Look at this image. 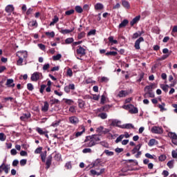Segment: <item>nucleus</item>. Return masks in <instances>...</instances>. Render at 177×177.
<instances>
[{
	"instance_id": "nucleus-1",
	"label": "nucleus",
	"mask_w": 177,
	"mask_h": 177,
	"mask_svg": "<svg viewBox=\"0 0 177 177\" xmlns=\"http://www.w3.org/2000/svg\"><path fill=\"white\" fill-rule=\"evenodd\" d=\"M84 142H85L84 145L86 147H93V146H96L95 141H93L91 136H86Z\"/></svg>"
},
{
	"instance_id": "nucleus-2",
	"label": "nucleus",
	"mask_w": 177,
	"mask_h": 177,
	"mask_svg": "<svg viewBox=\"0 0 177 177\" xmlns=\"http://www.w3.org/2000/svg\"><path fill=\"white\" fill-rule=\"evenodd\" d=\"M151 132L152 133H156L157 135H161L164 132V130L162 129V127H158V126H153L151 129Z\"/></svg>"
},
{
	"instance_id": "nucleus-3",
	"label": "nucleus",
	"mask_w": 177,
	"mask_h": 177,
	"mask_svg": "<svg viewBox=\"0 0 177 177\" xmlns=\"http://www.w3.org/2000/svg\"><path fill=\"white\" fill-rule=\"evenodd\" d=\"M9 169H10V167H9V165H6L4 163H2L0 166V174L4 171L5 174H9Z\"/></svg>"
},
{
	"instance_id": "nucleus-4",
	"label": "nucleus",
	"mask_w": 177,
	"mask_h": 177,
	"mask_svg": "<svg viewBox=\"0 0 177 177\" xmlns=\"http://www.w3.org/2000/svg\"><path fill=\"white\" fill-rule=\"evenodd\" d=\"M39 78H42V73L39 72H35L31 76L32 81H35V82L38 81Z\"/></svg>"
},
{
	"instance_id": "nucleus-5",
	"label": "nucleus",
	"mask_w": 177,
	"mask_h": 177,
	"mask_svg": "<svg viewBox=\"0 0 177 177\" xmlns=\"http://www.w3.org/2000/svg\"><path fill=\"white\" fill-rule=\"evenodd\" d=\"M16 55L18 57L23 59H27L28 56V53H27V51H18Z\"/></svg>"
},
{
	"instance_id": "nucleus-6",
	"label": "nucleus",
	"mask_w": 177,
	"mask_h": 177,
	"mask_svg": "<svg viewBox=\"0 0 177 177\" xmlns=\"http://www.w3.org/2000/svg\"><path fill=\"white\" fill-rule=\"evenodd\" d=\"M145 39L142 37H140L139 39H138L136 42L134 47L136 49L139 50L140 49V42H144Z\"/></svg>"
},
{
	"instance_id": "nucleus-7",
	"label": "nucleus",
	"mask_w": 177,
	"mask_h": 177,
	"mask_svg": "<svg viewBox=\"0 0 177 177\" xmlns=\"http://www.w3.org/2000/svg\"><path fill=\"white\" fill-rule=\"evenodd\" d=\"M19 118L21 121H24V122H26V121H27L28 118H31V113H22Z\"/></svg>"
},
{
	"instance_id": "nucleus-8",
	"label": "nucleus",
	"mask_w": 177,
	"mask_h": 177,
	"mask_svg": "<svg viewBox=\"0 0 177 177\" xmlns=\"http://www.w3.org/2000/svg\"><path fill=\"white\" fill-rule=\"evenodd\" d=\"M76 53H77V55H80V56H85V48H84L81 46H79L78 48L76 50Z\"/></svg>"
},
{
	"instance_id": "nucleus-9",
	"label": "nucleus",
	"mask_w": 177,
	"mask_h": 177,
	"mask_svg": "<svg viewBox=\"0 0 177 177\" xmlns=\"http://www.w3.org/2000/svg\"><path fill=\"white\" fill-rule=\"evenodd\" d=\"M120 128H122V129H135V127L131 123L124 124L122 125Z\"/></svg>"
},
{
	"instance_id": "nucleus-10",
	"label": "nucleus",
	"mask_w": 177,
	"mask_h": 177,
	"mask_svg": "<svg viewBox=\"0 0 177 177\" xmlns=\"http://www.w3.org/2000/svg\"><path fill=\"white\" fill-rule=\"evenodd\" d=\"M69 121H70L71 124H73V125H77V124H78V122H80L78 118H77L75 116L70 117Z\"/></svg>"
},
{
	"instance_id": "nucleus-11",
	"label": "nucleus",
	"mask_w": 177,
	"mask_h": 177,
	"mask_svg": "<svg viewBox=\"0 0 177 177\" xmlns=\"http://www.w3.org/2000/svg\"><path fill=\"white\" fill-rule=\"evenodd\" d=\"M140 20V15L136 16L134 17L131 21H130V25L132 26H135L138 21Z\"/></svg>"
},
{
	"instance_id": "nucleus-12",
	"label": "nucleus",
	"mask_w": 177,
	"mask_h": 177,
	"mask_svg": "<svg viewBox=\"0 0 177 177\" xmlns=\"http://www.w3.org/2000/svg\"><path fill=\"white\" fill-rule=\"evenodd\" d=\"M46 169H49V168L50 167V165H52V155H50L48 157L46 160Z\"/></svg>"
},
{
	"instance_id": "nucleus-13",
	"label": "nucleus",
	"mask_w": 177,
	"mask_h": 177,
	"mask_svg": "<svg viewBox=\"0 0 177 177\" xmlns=\"http://www.w3.org/2000/svg\"><path fill=\"white\" fill-rule=\"evenodd\" d=\"M129 95V93H128L127 91L122 90L119 92L118 94V97H125V96H128Z\"/></svg>"
},
{
	"instance_id": "nucleus-14",
	"label": "nucleus",
	"mask_w": 177,
	"mask_h": 177,
	"mask_svg": "<svg viewBox=\"0 0 177 177\" xmlns=\"http://www.w3.org/2000/svg\"><path fill=\"white\" fill-rule=\"evenodd\" d=\"M121 124V121L117 120H113L111 125L112 127H118L119 128H121L122 125H120Z\"/></svg>"
},
{
	"instance_id": "nucleus-15",
	"label": "nucleus",
	"mask_w": 177,
	"mask_h": 177,
	"mask_svg": "<svg viewBox=\"0 0 177 177\" xmlns=\"http://www.w3.org/2000/svg\"><path fill=\"white\" fill-rule=\"evenodd\" d=\"M13 79H8L7 80L6 85L10 88H15V83Z\"/></svg>"
},
{
	"instance_id": "nucleus-16",
	"label": "nucleus",
	"mask_w": 177,
	"mask_h": 177,
	"mask_svg": "<svg viewBox=\"0 0 177 177\" xmlns=\"http://www.w3.org/2000/svg\"><path fill=\"white\" fill-rule=\"evenodd\" d=\"M5 10L7 13H12V12L15 10V7H13V5H8L6 7Z\"/></svg>"
},
{
	"instance_id": "nucleus-17",
	"label": "nucleus",
	"mask_w": 177,
	"mask_h": 177,
	"mask_svg": "<svg viewBox=\"0 0 177 177\" xmlns=\"http://www.w3.org/2000/svg\"><path fill=\"white\" fill-rule=\"evenodd\" d=\"M90 136H91V138H93V140L94 141L95 145H97V143H99V142H100V137L99 136L92 135Z\"/></svg>"
},
{
	"instance_id": "nucleus-18",
	"label": "nucleus",
	"mask_w": 177,
	"mask_h": 177,
	"mask_svg": "<svg viewBox=\"0 0 177 177\" xmlns=\"http://www.w3.org/2000/svg\"><path fill=\"white\" fill-rule=\"evenodd\" d=\"M122 5L126 9H129V8H131V5L129 4V2L127 1V0H122Z\"/></svg>"
},
{
	"instance_id": "nucleus-19",
	"label": "nucleus",
	"mask_w": 177,
	"mask_h": 177,
	"mask_svg": "<svg viewBox=\"0 0 177 177\" xmlns=\"http://www.w3.org/2000/svg\"><path fill=\"white\" fill-rule=\"evenodd\" d=\"M129 23L128 19H124L120 24H119V28H123V27H127V25Z\"/></svg>"
},
{
	"instance_id": "nucleus-20",
	"label": "nucleus",
	"mask_w": 177,
	"mask_h": 177,
	"mask_svg": "<svg viewBox=\"0 0 177 177\" xmlns=\"http://www.w3.org/2000/svg\"><path fill=\"white\" fill-rule=\"evenodd\" d=\"M154 84H151L149 86H146L145 88V92H151V89L154 88Z\"/></svg>"
},
{
	"instance_id": "nucleus-21",
	"label": "nucleus",
	"mask_w": 177,
	"mask_h": 177,
	"mask_svg": "<svg viewBox=\"0 0 177 177\" xmlns=\"http://www.w3.org/2000/svg\"><path fill=\"white\" fill-rule=\"evenodd\" d=\"M49 110V103L48 102H44V105L41 108V111L46 113Z\"/></svg>"
},
{
	"instance_id": "nucleus-22",
	"label": "nucleus",
	"mask_w": 177,
	"mask_h": 177,
	"mask_svg": "<svg viewBox=\"0 0 177 177\" xmlns=\"http://www.w3.org/2000/svg\"><path fill=\"white\" fill-rule=\"evenodd\" d=\"M154 145H158V142L156 139L152 138L149 140L148 146H149V147H151L154 146Z\"/></svg>"
},
{
	"instance_id": "nucleus-23",
	"label": "nucleus",
	"mask_w": 177,
	"mask_h": 177,
	"mask_svg": "<svg viewBox=\"0 0 177 177\" xmlns=\"http://www.w3.org/2000/svg\"><path fill=\"white\" fill-rule=\"evenodd\" d=\"M109 41L111 44V45H117L118 44V41L114 39V37L110 36L109 38Z\"/></svg>"
},
{
	"instance_id": "nucleus-24",
	"label": "nucleus",
	"mask_w": 177,
	"mask_h": 177,
	"mask_svg": "<svg viewBox=\"0 0 177 177\" xmlns=\"http://www.w3.org/2000/svg\"><path fill=\"white\" fill-rule=\"evenodd\" d=\"M58 21H59V17L55 15V16H54V18L53 19V21L50 23V26H54Z\"/></svg>"
},
{
	"instance_id": "nucleus-25",
	"label": "nucleus",
	"mask_w": 177,
	"mask_h": 177,
	"mask_svg": "<svg viewBox=\"0 0 177 177\" xmlns=\"http://www.w3.org/2000/svg\"><path fill=\"white\" fill-rule=\"evenodd\" d=\"M104 8V6H103L100 3H97L95 5V10H102Z\"/></svg>"
},
{
	"instance_id": "nucleus-26",
	"label": "nucleus",
	"mask_w": 177,
	"mask_h": 177,
	"mask_svg": "<svg viewBox=\"0 0 177 177\" xmlns=\"http://www.w3.org/2000/svg\"><path fill=\"white\" fill-rule=\"evenodd\" d=\"M77 103L80 109H84V107H85V102L84 100L79 99Z\"/></svg>"
},
{
	"instance_id": "nucleus-27",
	"label": "nucleus",
	"mask_w": 177,
	"mask_h": 177,
	"mask_svg": "<svg viewBox=\"0 0 177 177\" xmlns=\"http://www.w3.org/2000/svg\"><path fill=\"white\" fill-rule=\"evenodd\" d=\"M142 34H143V32H136L132 36V39H136V38H139V37H141L142 36Z\"/></svg>"
},
{
	"instance_id": "nucleus-28",
	"label": "nucleus",
	"mask_w": 177,
	"mask_h": 177,
	"mask_svg": "<svg viewBox=\"0 0 177 177\" xmlns=\"http://www.w3.org/2000/svg\"><path fill=\"white\" fill-rule=\"evenodd\" d=\"M167 135H168L169 138H170V139H171V140H174L177 137L176 133H175L174 132H169Z\"/></svg>"
},
{
	"instance_id": "nucleus-29",
	"label": "nucleus",
	"mask_w": 177,
	"mask_h": 177,
	"mask_svg": "<svg viewBox=\"0 0 177 177\" xmlns=\"http://www.w3.org/2000/svg\"><path fill=\"white\" fill-rule=\"evenodd\" d=\"M104 153L108 157H111V156H114V153L113 151H110L109 149H105Z\"/></svg>"
},
{
	"instance_id": "nucleus-30",
	"label": "nucleus",
	"mask_w": 177,
	"mask_h": 177,
	"mask_svg": "<svg viewBox=\"0 0 177 177\" xmlns=\"http://www.w3.org/2000/svg\"><path fill=\"white\" fill-rule=\"evenodd\" d=\"M103 129H104V127H103V126L97 127L96 129L97 133H99L100 135H103Z\"/></svg>"
},
{
	"instance_id": "nucleus-31",
	"label": "nucleus",
	"mask_w": 177,
	"mask_h": 177,
	"mask_svg": "<svg viewBox=\"0 0 177 177\" xmlns=\"http://www.w3.org/2000/svg\"><path fill=\"white\" fill-rule=\"evenodd\" d=\"M160 88L161 89H162V91H164V92H168V88H169V86H168V84H160Z\"/></svg>"
},
{
	"instance_id": "nucleus-32",
	"label": "nucleus",
	"mask_w": 177,
	"mask_h": 177,
	"mask_svg": "<svg viewBox=\"0 0 177 177\" xmlns=\"http://www.w3.org/2000/svg\"><path fill=\"white\" fill-rule=\"evenodd\" d=\"M158 107L160 108V111H167V109H165V103H162V104L158 105Z\"/></svg>"
},
{
	"instance_id": "nucleus-33",
	"label": "nucleus",
	"mask_w": 177,
	"mask_h": 177,
	"mask_svg": "<svg viewBox=\"0 0 177 177\" xmlns=\"http://www.w3.org/2000/svg\"><path fill=\"white\" fill-rule=\"evenodd\" d=\"M29 26H30V27H38V23L37 20L31 21L29 22Z\"/></svg>"
},
{
	"instance_id": "nucleus-34",
	"label": "nucleus",
	"mask_w": 177,
	"mask_h": 177,
	"mask_svg": "<svg viewBox=\"0 0 177 177\" xmlns=\"http://www.w3.org/2000/svg\"><path fill=\"white\" fill-rule=\"evenodd\" d=\"M73 30H68V29H62L60 32L62 34H70V32H73Z\"/></svg>"
},
{
	"instance_id": "nucleus-35",
	"label": "nucleus",
	"mask_w": 177,
	"mask_h": 177,
	"mask_svg": "<svg viewBox=\"0 0 177 177\" xmlns=\"http://www.w3.org/2000/svg\"><path fill=\"white\" fill-rule=\"evenodd\" d=\"M98 117H100V118H101L102 120H106V118H107V113H101L98 114Z\"/></svg>"
},
{
	"instance_id": "nucleus-36",
	"label": "nucleus",
	"mask_w": 177,
	"mask_h": 177,
	"mask_svg": "<svg viewBox=\"0 0 177 177\" xmlns=\"http://www.w3.org/2000/svg\"><path fill=\"white\" fill-rule=\"evenodd\" d=\"M75 11L77 12V13H82V12H84V10L82 9V6H77L75 8Z\"/></svg>"
},
{
	"instance_id": "nucleus-37",
	"label": "nucleus",
	"mask_w": 177,
	"mask_h": 177,
	"mask_svg": "<svg viewBox=\"0 0 177 177\" xmlns=\"http://www.w3.org/2000/svg\"><path fill=\"white\" fill-rule=\"evenodd\" d=\"M86 33L85 32H81L77 35V39H82V38H85Z\"/></svg>"
},
{
	"instance_id": "nucleus-38",
	"label": "nucleus",
	"mask_w": 177,
	"mask_h": 177,
	"mask_svg": "<svg viewBox=\"0 0 177 177\" xmlns=\"http://www.w3.org/2000/svg\"><path fill=\"white\" fill-rule=\"evenodd\" d=\"M36 131L40 135H44L46 131H44V129H41L40 127H37Z\"/></svg>"
},
{
	"instance_id": "nucleus-39",
	"label": "nucleus",
	"mask_w": 177,
	"mask_h": 177,
	"mask_svg": "<svg viewBox=\"0 0 177 177\" xmlns=\"http://www.w3.org/2000/svg\"><path fill=\"white\" fill-rule=\"evenodd\" d=\"M73 42H74V38H73V37L67 38L65 40V43L66 44H73Z\"/></svg>"
},
{
	"instance_id": "nucleus-40",
	"label": "nucleus",
	"mask_w": 177,
	"mask_h": 177,
	"mask_svg": "<svg viewBox=\"0 0 177 177\" xmlns=\"http://www.w3.org/2000/svg\"><path fill=\"white\" fill-rule=\"evenodd\" d=\"M1 142H5L6 140V136L3 133H0Z\"/></svg>"
},
{
	"instance_id": "nucleus-41",
	"label": "nucleus",
	"mask_w": 177,
	"mask_h": 177,
	"mask_svg": "<svg viewBox=\"0 0 177 177\" xmlns=\"http://www.w3.org/2000/svg\"><path fill=\"white\" fill-rule=\"evenodd\" d=\"M174 162H175V161L174 160H170L167 162V167H169V168L172 169V168H174Z\"/></svg>"
},
{
	"instance_id": "nucleus-42",
	"label": "nucleus",
	"mask_w": 177,
	"mask_h": 177,
	"mask_svg": "<svg viewBox=\"0 0 177 177\" xmlns=\"http://www.w3.org/2000/svg\"><path fill=\"white\" fill-rule=\"evenodd\" d=\"M106 56H117L118 53L115 51H111L106 53Z\"/></svg>"
},
{
	"instance_id": "nucleus-43",
	"label": "nucleus",
	"mask_w": 177,
	"mask_h": 177,
	"mask_svg": "<svg viewBox=\"0 0 177 177\" xmlns=\"http://www.w3.org/2000/svg\"><path fill=\"white\" fill-rule=\"evenodd\" d=\"M159 161H165L167 160V156L162 154L158 157Z\"/></svg>"
},
{
	"instance_id": "nucleus-44",
	"label": "nucleus",
	"mask_w": 177,
	"mask_h": 177,
	"mask_svg": "<svg viewBox=\"0 0 177 177\" xmlns=\"http://www.w3.org/2000/svg\"><path fill=\"white\" fill-rule=\"evenodd\" d=\"M124 139V135H120L119 137H118L115 140V143H120L122 140Z\"/></svg>"
},
{
	"instance_id": "nucleus-45",
	"label": "nucleus",
	"mask_w": 177,
	"mask_h": 177,
	"mask_svg": "<svg viewBox=\"0 0 177 177\" xmlns=\"http://www.w3.org/2000/svg\"><path fill=\"white\" fill-rule=\"evenodd\" d=\"M62 59V55L61 54H57V55H54L53 57V59L56 61V60H60Z\"/></svg>"
},
{
	"instance_id": "nucleus-46",
	"label": "nucleus",
	"mask_w": 177,
	"mask_h": 177,
	"mask_svg": "<svg viewBox=\"0 0 177 177\" xmlns=\"http://www.w3.org/2000/svg\"><path fill=\"white\" fill-rule=\"evenodd\" d=\"M45 34L47 37H50L51 38L55 37V32H46Z\"/></svg>"
},
{
	"instance_id": "nucleus-47",
	"label": "nucleus",
	"mask_w": 177,
	"mask_h": 177,
	"mask_svg": "<svg viewBox=\"0 0 177 177\" xmlns=\"http://www.w3.org/2000/svg\"><path fill=\"white\" fill-rule=\"evenodd\" d=\"M100 144L101 145V146H103L104 147H106V149H109V143H107L105 141L100 142Z\"/></svg>"
},
{
	"instance_id": "nucleus-48",
	"label": "nucleus",
	"mask_w": 177,
	"mask_h": 177,
	"mask_svg": "<svg viewBox=\"0 0 177 177\" xmlns=\"http://www.w3.org/2000/svg\"><path fill=\"white\" fill-rule=\"evenodd\" d=\"M82 153L86 154V153H92V149L91 148H85L82 150Z\"/></svg>"
},
{
	"instance_id": "nucleus-49",
	"label": "nucleus",
	"mask_w": 177,
	"mask_h": 177,
	"mask_svg": "<svg viewBox=\"0 0 177 177\" xmlns=\"http://www.w3.org/2000/svg\"><path fill=\"white\" fill-rule=\"evenodd\" d=\"M27 88L28 91H33L34 90V86L31 83H28L27 84Z\"/></svg>"
},
{
	"instance_id": "nucleus-50",
	"label": "nucleus",
	"mask_w": 177,
	"mask_h": 177,
	"mask_svg": "<svg viewBox=\"0 0 177 177\" xmlns=\"http://www.w3.org/2000/svg\"><path fill=\"white\" fill-rule=\"evenodd\" d=\"M130 113H131L132 114H138V108H133L130 110Z\"/></svg>"
},
{
	"instance_id": "nucleus-51",
	"label": "nucleus",
	"mask_w": 177,
	"mask_h": 177,
	"mask_svg": "<svg viewBox=\"0 0 177 177\" xmlns=\"http://www.w3.org/2000/svg\"><path fill=\"white\" fill-rule=\"evenodd\" d=\"M85 132V129H83L82 131L77 132L75 135L76 136V138H79V136H81L82 133Z\"/></svg>"
},
{
	"instance_id": "nucleus-52",
	"label": "nucleus",
	"mask_w": 177,
	"mask_h": 177,
	"mask_svg": "<svg viewBox=\"0 0 177 177\" xmlns=\"http://www.w3.org/2000/svg\"><path fill=\"white\" fill-rule=\"evenodd\" d=\"M26 164H27V159H22L20 160V165L21 167H24V165H26Z\"/></svg>"
},
{
	"instance_id": "nucleus-53",
	"label": "nucleus",
	"mask_w": 177,
	"mask_h": 177,
	"mask_svg": "<svg viewBox=\"0 0 177 177\" xmlns=\"http://www.w3.org/2000/svg\"><path fill=\"white\" fill-rule=\"evenodd\" d=\"M95 34H96V30L93 29V30H90V31L88 32L87 35H88V37H90V35H95Z\"/></svg>"
},
{
	"instance_id": "nucleus-54",
	"label": "nucleus",
	"mask_w": 177,
	"mask_h": 177,
	"mask_svg": "<svg viewBox=\"0 0 177 177\" xmlns=\"http://www.w3.org/2000/svg\"><path fill=\"white\" fill-rule=\"evenodd\" d=\"M59 124H60L59 121H55L52 123L51 127H54V128H56V127H59Z\"/></svg>"
},
{
	"instance_id": "nucleus-55",
	"label": "nucleus",
	"mask_w": 177,
	"mask_h": 177,
	"mask_svg": "<svg viewBox=\"0 0 177 177\" xmlns=\"http://www.w3.org/2000/svg\"><path fill=\"white\" fill-rule=\"evenodd\" d=\"M66 74L67 75H68V77H73V71L71 70V68H68L67 70Z\"/></svg>"
},
{
	"instance_id": "nucleus-56",
	"label": "nucleus",
	"mask_w": 177,
	"mask_h": 177,
	"mask_svg": "<svg viewBox=\"0 0 177 177\" xmlns=\"http://www.w3.org/2000/svg\"><path fill=\"white\" fill-rule=\"evenodd\" d=\"M65 167L66 169H71L72 166H71V162H68L66 163Z\"/></svg>"
},
{
	"instance_id": "nucleus-57",
	"label": "nucleus",
	"mask_w": 177,
	"mask_h": 177,
	"mask_svg": "<svg viewBox=\"0 0 177 177\" xmlns=\"http://www.w3.org/2000/svg\"><path fill=\"white\" fill-rule=\"evenodd\" d=\"M73 13H74V10H70L65 12V15H66V16H71V15H73Z\"/></svg>"
},
{
	"instance_id": "nucleus-58",
	"label": "nucleus",
	"mask_w": 177,
	"mask_h": 177,
	"mask_svg": "<svg viewBox=\"0 0 177 177\" xmlns=\"http://www.w3.org/2000/svg\"><path fill=\"white\" fill-rule=\"evenodd\" d=\"M17 66H22L23 64V58L19 57V59L17 62Z\"/></svg>"
},
{
	"instance_id": "nucleus-59",
	"label": "nucleus",
	"mask_w": 177,
	"mask_h": 177,
	"mask_svg": "<svg viewBox=\"0 0 177 177\" xmlns=\"http://www.w3.org/2000/svg\"><path fill=\"white\" fill-rule=\"evenodd\" d=\"M90 172L92 174V175H97V176H100V173L96 171L95 170L91 169Z\"/></svg>"
},
{
	"instance_id": "nucleus-60",
	"label": "nucleus",
	"mask_w": 177,
	"mask_h": 177,
	"mask_svg": "<svg viewBox=\"0 0 177 177\" xmlns=\"http://www.w3.org/2000/svg\"><path fill=\"white\" fill-rule=\"evenodd\" d=\"M146 95H149V97H154V93H153L152 91H148L145 93Z\"/></svg>"
},
{
	"instance_id": "nucleus-61",
	"label": "nucleus",
	"mask_w": 177,
	"mask_h": 177,
	"mask_svg": "<svg viewBox=\"0 0 177 177\" xmlns=\"http://www.w3.org/2000/svg\"><path fill=\"white\" fill-rule=\"evenodd\" d=\"M38 47L39 48V49H41V50H45L46 49V46L44 44H38Z\"/></svg>"
},
{
	"instance_id": "nucleus-62",
	"label": "nucleus",
	"mask_w": 177,
	"mask_h": 177,
	"mask_svg": "<svg viewBox=\"0 0 177 177\" xmlns=\"http://www.w3.org/2000/svg\"><path fill=\"white\" fill-rule=\"evenodd\" d=\"M49 67H50V64H44V66H43V70H44V71H46V70H48V68H49Z\"/></svg>"
},
{
	"instance_id": "nucleus-63",
	"label": "nucleus",
	"mask_w": 177,
	"mask_h": 177,
	"mask_svg": "<svg viewBox=\"0 0 177 177\" xmlns=\"http://www.w3.org/2000/svg\"><path fill=\"white\" fill-rule=\"evenodd\" d=\"M65 103H66V104H71L74 103V101H73V100L65 99Z\"/></svg>"
},
{
	"instance_id": "nucleus-64",
	"label": "nucleus",
	"mask_w": 177,
	"mask_h": 177,
	"mask_svg": "<svg viewBox=\"0 0 177 177\" xmlns=\"http://www.w3.org/2000/svg\"><path fill=\"white\" fill-rule=\"evenodd\" d=\"M171 156H172L173 158H177V152H176V151H175V150L172 151Z\"/></svg>"
}]
</instances>
